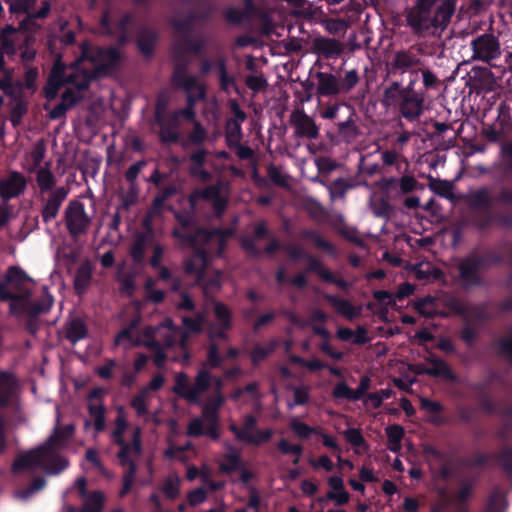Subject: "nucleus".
Listing matches in <instances>:
<instances>
[{"label": "nucleus", "mask_w": 512, "mask_h": 512, "mask_svg": "<svg viewBox=\"0 0 512 512\" xmlns=\"http://www.w3.org/2000/svg\"><path fill=\"white\" fill-rule=\"evenodd\" d=\"M171 235L181 247L191 248L192 253L184 260V272L195 276L198 282L205 277L211 257H221L232 231L227 228L207 229L196 227L192 232L172 229Z\"/></svg>", "instance_id": "f257e3e1"}, {"label": "nucleus", "mask_w": 512, "mask_h": 512, "mask_svg": "<svg viewBox=\"0 0 512 512\" xmlns=\"http://www.w3.org/2000/svg\"><path fill=\"white\" fill-rule=\"evenodd\" d=\"M74 431L73 424L57 425L44 443L19 454L14 459L11 466L12 473L18 474L35 469H41L49 475L62 473L68 468L69 461L60 454V451L73 437Z\"/></svg>", "instance_id": "f03ea898"}, {"label": "nucleus", "mask_w": 512, "mask_h": 512, "mask_svg": "<svg viewBox=\"0 0 512 512\" xmlns=\"http://www.w3.org/2000/svg\"><path fill=\"white\" fill-rule=\"evenodd\" d=\"M494 200L501 204L503 209H491L493 198L489 187L483 186L468 193L469 207L479 210L469 216V223L478 231H486L493 225L512 227V187L502 186Z\"/></svg>", "instance_id": "7ed1b4c3"}, {"label": "nucleus", "mask_w": 512, "mask_h": 512, "mask_svg": "<svg viewBox=\"0 0 512 512\" xmlns=\"http://www.w3.org/2000/svg\"><path fill=\"white\" fill-rule=\"evenodd\" d=\"M504 256L496 248L475 246L457 263L458 280L465 290L483 287L484 274L503 263Z\"/></svg>", "instance_id": "20e7f679"}, {"label": "nucleus", "mask_w": 512, "mask_h": 512, "mask_svg": "<svg viewBox=\"0 0 512 512\" xmlns=\"http://www.w3.org/2000/svg\"><path fill=\"white\" fill-rule=\"evenodd\" d=\"M439 0H416L406 12L407 25L416 33L431 29H445L456 10L457 0H442L433 13Z\"/></svg>", "instance_id": "39448f33"}, {"label": "nucleus", "mask_w": 512, "mask_h": 512, "mask_svg": "<svg viewBox=\"0 0 512 512\" xmlns=\"http://www.w3.org/2000/svg\"><path fill=\"white\" fill-rule=\"evenodd\" d=\"M424 93L409 92L399 81H392L383 92V104L387 107H396L400 115L412 122L417 120L424 110Z\"/></svg>", "instance_id": "423d86ee"}, {"label": "nucleus", "mask_w": 512, "mask_h": 512, "mask_svg": "<svg viewBox=\"0 0 512 512\" xmlns=\"http://www.w3.org/2000/svg\"><path fill=\"white\" fill-rule=\"evenodd\" d=\"M91 221V217L87 214L83 202L75 199L68 203L64 212V222L72 238H78L86 234Z\"/></svg>", "instance_id": "0eeeda50"}, {"label": "nucleus", "mask_w": 512, "mask_h": 512, "mask_svg": "<svg viewBox=\"0 0 512 512\" xmlns=\"http://www.w3.org/2000/svg\"><path fill=\"white\" fill-rule=\"evenodd\" d=\"M484 172L500 182L512 180V140L500 143L497 159Z\"/></svg>", "instance_id": "6e6552de"}, {"label": "nucleus", "mask_w": 512, "mask_h": 512, "mask_svg": "<svg viewBox=\"0 0 512 512\" xmlns=\"http://www.w3.org/2000/svg\"><path fill=\"white\" fill-rule=\"evenodd\" d=\"M84 55L95 65V74L106 76L115 70L121 60L120 51L115 47H96L90 56Z\"/></svg>", "instance_id": "1a4fd4ad"}, {"label": "nucleus", "mask_w": 512, "mask_h": 512, "mask_svg": "<svg viewBox=\"0 0 512 512\" xmlns=\"http://www.w3.org/2000/svg\"><path fill=\"white\" fill-rule=\"evenodd\" d=\"M289 123L294 129L296 138L315 140L320 136V127L303 108L295 109L289 116Z\"/></svg>", "instance_id": "9d476101"}, {"label": "nucleus", "mask_w": 512, "mask_h": 512, "mask_svg": "<svg viewBox=\"0 0 512 512\" xmlns=\"http://www.w3.org/2000/svg\"><path fill=\"white\" fill-rule=\"evenodd\" d=\"M119 446V451L116 454L120 466L126 467L127 469L132 466L137 470V464L135 458L139 457L142 453V440H141V429L135 428L132 433L131 442H127L125 439L119 442H113Z\"/></svg>", "instance_id": "9b49d317"}, {"label": "nucleus", "mask_w": 512, "mask_h": 512, "mask_svg": "<svg viewBox=\"0 0 512 512\" xmlns=\"http://www.w3.org/2000/svg\"><path fill=\"white\" fill-rule=\"evenodd\" d=\"M174 66L171 76L172 84L183 91L194 90L199 87H205L198 82L196 76L189 74V61L186 56L179 58L174 52Z\"/></svg>", "instance_id": "f8f14e48"}, {"label": "nucleus", "mask_w": 512, "mask_h": 512, "mask_svg": "<svg viewBox=\"0 0 512 512\" xmlns=\"http://www.w3.org/2000/svg\"><path fill=\"white\" fill-rule=\"evenodd\" d=\"M474 58L490 62L501 55L500 42L492 33H484L471 42Z\"/></svg>", "instance_id": "ddd939ff"}, {"label": "nucleus", "mask_w": 512, "mask_h": 512, "mask_svg": "<svg viewBox=\"0 0 512 512\" xmlns=\"http://www.w3.org/2000/svg\"><path fill=\"white\" fill-rule=\"evenodd\" d=\"M200 199L198 189H195L187 198L189 208L172 210L173 217L177 223V226L173 229L192 232L196 227H200L197 223V204Z\"/></svg>", "instance_id": "4468645a"}, {"label": "nucleus", "mask_w": 512, "mask_h": 512, "mask_svg": "<svg viewBox=\"0 0 512 512\" xmlns=\"http://www.w3.org/2000/svg\"><path fill=\"white\" fill-rule=\"evenodd\" d=\"M423 65V61L413 47L394 52L392 60L388 64L390 74L405 73L417 69Z\"/></svg>", "instance_id": "2eb2a0df"}, {"label": "nucleus", "mask_w": 512, "mask_h": 512, "mask_svg": "<svg viewBox=\"0 0 512 512\" xmlns=\"http://www.w3.org/2000/svg\"><path fill=\"white\" fill-rule=\"evenodd\" d=\"M500 380V374L496 371H491L484 381L471 385V389L475 392L480 407L488 414L497 412V403L493 400L488 391L492 382Z\"/></svg>", "instance_id": "dca6fc26"}, {"label": "nucleus", "mask_w": 512, "mask_h": 512, "mask_svg": "<svg viewBox=\"0 0 512 512\" xmlns=\"http://www.w3.org/2000/svg\"><path fill=\"white\" fill-rule=\"evenodd\" d=\"M65 65L60 61H56L50 71L46 85L43 88L44 97L51 101L54 100L59 90L65 84H73V78L71 76H65Z\"/></svg>", "instance_id": "f3484780"}, {"label": "nucleus", "mask_w": 512, "mask_h": 512, "mask_svg": "<svg viewBox=\"0 0 512 512\" xmlns=\"http://www.w3.org/2000/svg\"><path fill=\"white\" fill-rule=\"evenodd\" d=\"M26 188L24 176L12 171L7 178L0 179V197L4 201L20 196Z\"/></svg>", "instance_id": "a211bd4d"}, {"label": "nucleus", "mask_w": 512, "mask_h": 512, "mask_svg": "<svg viewBox=\"0 0 512 512\" xmlns=\"http://www.w3.org/2000/svg\"><path fill=\"white\" fill-rule=\"evenodd\" d=\"M69 189L61 186L57 187L46 200L42 210L41 217L44 223H49L55 219L59 213L60 207L67 198Z\"/></svg>", "instance_id": "6ab92c4d"}, {"label": "nucleus", "mask_w": 512, "mask_h": 512, "mask_svg": "<svg viewBox=\"0 0 512 512\" xmlns=\"http://www.w3.org/2000/svg\"><path fill=\"white\" fill-rule=\"evenodd\" d=\"M31 296V291L15 293L7 289L4 284H0V301H10L9 313L11 315L19 316L22 313H26V302Z\"/></svg>", "instance_id": "aec40b11"}, {"label": "nucleus", "mask_w": 512, "mask_h": 512, "mask_svg": "<svg viewBox=\"0 0 512 512\" xmlns=\"http://www.w3.org/2000/svg\"><path fill=\"white\" fill-rule=\"evenodd\" d=\"M155 123L160 127L159 140L162 144H175L179 141L180 120L172 112L161 117V121H155Z\"/></svg>", "instance_id": "412c9836"}, {"label": "nucleus", "mask_w": 512, "mask_h": 512, "mask_svg": "<svg viewBox=\"0 0 512 512\" xmlns=\"http://www.w3.org/2000/svg\"><path fill=\"white\" fill-rule=\"evenodd\" d=\"M315 77L317 79L316 95L319 98L336 96L341 93L340 79L336 75L318 71Z\"/></svg>", "instance_id": "4be33fe9"}, {"label": "nucleus", "mask_w": 512, "mask_h": 512, "mask_svg": "<svg viewBox=\"0 0 512 512\" xmlns=\"http://www.w3.org/2000/svg\"><path fill=\"white\" fill-rule=\"evenodd\" d=\"M186 93V107L173 111L176 118H184L187 121H193L195 119V106L199 101L206 98V88L199 87L194 90L184 91Z\"/></svg>", "instance_id": "5701e85b"}, {"label": "nucleus", "mask_w": 512, "mask_h": 512, "mask_svg": "<svg viewBox=\"0 0 512 512\" xmlns=\"http://www.w3.org/2000/svg\"><path fill=\"white\" fill-rule=\"evenodd\" d=\"M33 280L29 277V275L19 266H10L4 279L0 281V284H4L7 289L9 286L16 290L17 293H24L25 291H31L29 288L25 286L27 282H32Z\"/></svg>", "instance_id": "b1692460"}, {"label": "nucleus", "mask_w": 512, "mask_h": 512, "mask_svg": "<svg viewBox=\"0 0 512 512\" xmlns=\"http://www.w3.org/2000/svg\"><path fill=\"white\" fill-rule=\"evenodd\" d=\"M181 38L175 43L173 52L183 58L188 53L199 54L204 50L205 42L201 37H194L192 33L179 34Z\"/></svg>", "instance_id": "393cba45"}, {"label": "nucleus", "mask_w": 512, "mask_h": 512, "mask_svg": "<svg viewBox=\"0 0 512 512\" xmlns=\"http://www.w3.org/2000/svg\"><path fill=\"white\" fill-rule=\"evenodd\" d=\"M315 52L325 59L336 58L342 54L344 48L342 43L335 38L319 37L314 39Z\"/></svg>", "instance_id": "a878e982"}, {"label": "nucleus", "mask_w": 512, "mask_h": 512, "mask_svg": "<svg viewBox=\"0 0 512 512\" xmlns=\"http://www.w3.org/2000/svg\"><path fill=\"white\" fill-rule=\"evenodd\" d=\"M216 383L217 390L215 394L206 401L202 408V417L206 422L219 421L218 412L225 401V398L220 391V387L222 385L221 380L217 379Z\"/></svg>", "instance_id": "bb28decb"}, {"label": "nucleus", "mask_w": 512, "mask_h": 512, "mask_svg": "<svg viewBox=\"0 0 512 512\" xmlns=\"http://www.w3.org/2000/svg\"><path fill=\"white\" fill-rule=\"evenodd\" d=\"M207 427L203 426L200 418H194L187 426V435L190 437L209 436L212 440L217 441L220 438L219 421L207 422Z\"/></svg>", "instance_id": "cd10ccee"}, {"label": "nucleus", "mask_w": 512, "mask_h": 512, "mask_svg": "<svg viewBox=\"0 0 512 512\" xmlns=\"http://www.w3.org/2000/svg\"><path fill=\"white\" fill-rule=\"evenodd\" d=\"M426 361L431 364V367L424 370L425 374L435 378L441 377L450 382H455L457 380L456 374L443 359L436 356H430Z\"/></svg>", "instance_id": "c85d7f7f"}, {"label": "nucleus", "mask_w": 512, "mask_h": 512, "mask_svg": "<svg viewBox=\"0 0 512 512\" xmlns=\"http://www.w3.org/2000/svg\"><path fill=\"white\" fill-rule=\"evenodd\" d=\"M17 379L13 373L0 371V409L6 408L14 395Z\"/></svg>", "instance_id": "c756f323"}, {"label": "nucleus", "mask_w": 512, "mask_h": 512, "mask_svg": "<svg viewBox=\"0 0 512 512\" xmlns=\"http://www.w3.org/2000/svg\"><path fill=\"white\" fill-rule=\"evenodd\" d=\"M26 305V314L28 317L37 318L40 314L47 313L51 309L53 305V297L45 286L43 287L41 297L36 301L28 299Z\"/></svg>", "instance_id": "7c9ffc66"}, {"label": "nucleus", "mask_w": 512, "mask_h": 512, "mask_svg": "<svg viewBox=\"0 0 512 512\" xmlns=\"http://www.w3.org/2000/svg\"><path fill=\"white\" fill-rule=\"evenodd\" d=\"M324 299L331 304L339 314L348 320H353L360 315V309L356 308L349 300L342 299L332 294H325Z\"/></svg>", "instance_id": "2f4dec72"}, {"label": "nucleus", "mask_w": 512, "mask_h": 512, "mask_svg": "<svg viewBox=\"0 0 512 512\" xmlns=\"http://www.w3.org/2000/svg\"><path fill=\"white\" fill-rule=\"evenodd\" d=\"M343 106L349 109L350 114L346 120L336 123L337 133L345 141H351L359 133V129L355 121V110L349 104L344 103Z\"/></svg>", "instance_id": "473e14b6"}, {"label": "nucleus", "mask_w": 512, "mask_h": 512, "mask_svg": "<svg viewBox=\"0 0 512 512\" xmlns=\"http://www.w3.org/2000/svg\"><path fill=\"white\" fill-rule=\"evenodd\" d=\"M157 40L158 34L155 30L144 28L140 31L137 39V47L143 56L147 58L152 57Z\"/></svg>", "instance_id": "72a5a7b5"}, {"label": "nucleus", "mask_w": 512, "mask_h": 512, "mask_svg": "<svg viewBox=\"0 0 512 512\" xmlns=\"http://www.w3.org/2000/svg\"><path fill=\"white\" fill-rule=\"evenodd\" d=\"M301 238L311 241L316 248L322 249L328 255L335 256L337 249L334 244L326 240L318 231L312 229H304L300 233Z\"/></svg>", "instance_id": "f704fd0d"}, {"label": "nucleus", "mask_w": 512, "mask_h": 512, "mask_svg": "<svg viewBox=\"0 0 512 512\" xmlns=\"http://www.w3.org/2000/svg\"><path fill=\"white\" fill-rule=\"evenodd\" d=\"M212 375L206 369H201L196 377L194 385L190 388L189 397H191L192 403H196L199 400V395L206 392L211 384Z\"/></svg>", "instance_id": "c9c22d12"}, {"label": "nucleus", "mask_w": 512, "mask_h": 512, "mask_svg": "<svg viewBox=\"0 0 512 512\" xmlns=\"http://www.w3.org/2000/svg\"><path fill=\"white\" fill-rule=\"evenodd\" d=\"M149 243L151 241L147 240L144 235L134 234L133 242L128 250L134 264L140 265L144 263L145 251Z\"/></svg>", "instance_id": "e433bc0d"}, {"label": "nucleus", "mask_w": 512, "mask_h": 512, "mask_svg": "<svg viewBox=\"0 0 512 512\" xmlns=\"http://www.w3.org/2000/svg\"><path fill=\"white\" fill-rule=\"evenodd\" d=\"M92 280V268L89 262L81 264L76 270L74 277V289L77 294H83L89 287Z\"/></svg>", "instance_id": "4c0bfd02"}, {"label": "nucleus", "mask_w": 512, "mask_h": 512, "mask_svg": "<svg viewBox=\"0 0 512 512\" xmlns=\"http://www.w3.org/2000/svg\"><path fill=\"white\" fill-rule=\"evenodd\" d=\"M196 21H198V11L194 9L189 11L183 19H172L171 26L178 35L189 34L192 33Z\"/></svg>", "instance_id": "58836bf2"}, {"label": "nucleus", "mask_w": 512, "mask_h": 512, "mask_svg": "<svg viewBox=\"0 0 512 512\" xmlns=\"http://www.w3.org/2000/svg\"><path fill=\"white\" fill-rule=\"evenodd\" d=\"M87 335L88 328L82 319L74 318L68 323L66 328V339L72 344L86 338Z\"/></svg>", "instance_id": "ea45409f"}, {"label": "nucleus", "mask_w": 512, "mask_h": 512, "mask_svg": "<svg viewBox=\"0 0 512 512\" xmlns=\"http://www.w3.org/2000/svg\"><path fill=\"white\" fill-rule=\"evenodd\" d=\"M386 435L388 441V449L391 452L397 453L401 449V441L404 437V428L399 424H393L386 428Z\"/></svg>", "instance_id": "a19ab883"}, {"label": "nucleus", "mask_w": 512, "mask_h": 512, "mask_svg": "<svg viewBox=\"0 0 512 512\" xmlns=\"http://www.w3.org/2000/svg\"><path fill=\"white\" fill-rule=\"evenodd\" d=\"M215 69L218 74L220 89L224 92H228L230 88L236 85V82L235 78L229 75L227 71L225 59H218L215 65Z\"/></svg>", "instance_id": "79ce46f5"}, {"label": "nucleus", "mask_w": 512, "mask_h": 512, "mask_svg": "<svg viewBox=\"0 0 512 512\" xmlns=\"http://www.w3.org/2000/svg\"><path fill=\"white\" fill-rule=\"evenodd\" d=\"M150 398L149 389L141 388L131 399L130 406L135 410L137 416L143 417L148 414L147 401Z\"/></svg>", "instance_id": "37998d69"}, {"label": "nucleus", "mask_w": 512, "mask_h": 512, "mask_svg": "<svg viewBox=\"0 0 512 512\" xmlns=\"http://www.w3.org/2000/svg\"><path fill=\"white\" fill-rule=\"evenodd\" d=\"M242 136L241 125L237 120L232 118L228 119L225 126V141L229 148L233 145L240 143Z\"/></svg>", "instance_id": "c03bdc74"}, {"label": "nucleus", "mask_w": 512, "mask_h": 512, "mask_svg": "<svg viewBox=\"0 0 512 512\" xmlns=\"http://www.w3.org/2000/svg\"><path fill=\"white\" fill-rule=\"evenodd\" d=\"M36 181L41 192H48L52 190L56 183V179L49 169V164L38 169L36 173Z\"/></svg>", "instance_id": "a18cd8bd"}, {"label": "nucleus", "mask_w": 512, "mask_h": 512, "mask_svg": "<svg viewBox=\"0 0 512 512\" xmlns=\"http://www.w3.org/2000/svg\"><path fill=\"white\" fill-rule=\"evenodd\" d=\"M339 225L336 226L337 232L346 240L349 242H352L358 246H363L364 241L359 236V231L357 228L347 225V223L344 221L343 217H340L339 219Z\"/></svg>", "instance_id": "49530a36"}, {"label": "nucleus", "mask_w": 512, "mask_h": 512, "mask_svg": "<svg viewBox=\"0 0 512 512\" xmlns=\"http://www.w3.org/2000/svg\"><path fill=\"white\" fill-rule=\"evenodd\" d=\"M289 426L293 433L301 439H308L312 434L320 433V427H311L296 418L290 420Z\"/></svg>", "instance_id": "de8ad7c7"}, {"label": "nucleus", "mask_w": 512, "mask_h": 512, "mask_svg": "<svg viewBox=\"0 0 512 512\" xmlns=\"http://www.w3.org/2000/svg\"><path fill=\"white\" fill-rule=\"evenodd\" d=\"M277 449L282 455H295L292 464H299L300 457L303 453V447L300 444H291L287 439L281 438L277 443Z\"/></svg>", "instance_id": "09e8293b"}, {"label": "nucleus", "mask_w": 512, "mask_h": 512, "mask_svg": "<svg viewBox=\"0 0 512 512\" xmlns=\"http://www.w3.org/2000/svg\"><path fill=\"white\" fill-rule=\"evenodd\" d=\"M191 385L188 382V376L184 372H180L175 376V384L172 388V391L178 395L179 397L186 399L187 401L192 403L190 394Z\"/></svg>", "instance_id": "8fccbe9b"}, {"label": "nucleus", "mask_w": 512, "mask_h": 512, "mask_svg": "<svg viewBox=\"0 0 512 512\" xmlns=\"http://www.w3.org/2000/svg\"><path fill=\"white\" fill-rule=\"evenodd\" d=\"M104 495L100 491H93L84 501L81 512H102Z\"/></svg>", "instance_id": "3c124183"}, {"label": "nucleus", "mask_w": 512, "mask_h": 512, "mask_svg": "<svg viewBox=\"0 0 512 512\" xmlns=\"http://www.w3.org/2000/svg\"><path fill=\"white\" fill-rule=\"evenodd\" d=\"M429 188L432 192L440 197L450 199L452 198L453 186L448 180L429 178Z\"/></svg>", "instance_id": "603ef678"}, {"label": "nucleus", "mask_w": 512, "mask_h": 512, "mask_svg": "<svg viewBox=\"0 0 512 512\" xmlns=\"http://www.w3.org/2000/svg\"><path fill=\"white\" fill-rule=\"evenodd\" d=\"M213 312L218 320V325H223L224 328H232V312L226 304L216 302L214 304Z\"/></svg>", "instance_id": "864d4df0"}, {"label": "nucleus", "mask_w": 512, "mask_h": 512, "mask_svg": "<svg viewBox=\"0 0 512 512\" xmlns=\"http://www.w3.org/2000/svg\"><path fill=\"white\" fill-rule=\"evenodd\" d=\"M243 466L242 459L237 452H232L224 455V462L219 466L220 471L225 474H230L234 471L241 469Z\"/></svg>", "instance_id": "5fc2aeb1"}, {"label": "nucleus", "mask_w": 512, "mask_h": 512, "mask_svg": "<svg viewBox=\"0 0 512 512\" xmlns=\"http://www.w3.org/2000/svg\"><path fill=\"white\" fill-rule=\"evenodd\" d=\"M305 260L307 261L305 272L315 273L324 281L330 270L326 268L318 258L311 254L305 255Z\"/></svg>", "instance_id": "6e6d98bb"}, {"label": "nucleus", "mask_w": 512, "mask_h": 512, "mask_svg": "<svg viewBox=\"0 0 512 512\" xmlns=\"http://www.w3.org/2000/svg\"><path fill=\"white\" fill-rule=\"evenodd\" d=\"M446 307L453 314L462 317L465 322H469V304H465L460 298L450 297L446 300Z\"/></svg>", "instance_id": "4d7b16f0"}, {"label": "nucleus", "mask_w": 512, "mask_h": 512, "mask_svg": "<svg viewBox=\"0 0 512 512\" xmlns=\"http://www.w3.org/2000/svg\"><path fill=\"white\" fill-rule=\"evenodd\" d=\"M276 349V342L271 341L269 346L263 347L256 345L250 352L251 362L254 366L264 361L269 355H271Z\"/></svg>", "instance_id": "13d9d810"}, {"label": "nucleus", "mask_w": 512, "mask_h": 512, "mask_svg": "<svg viewBox=\"0 0 512 512\" xmlns=\"http://www.w3.org/2000/svg\"><path fill=\"white\" fill-rule=\"evenodd\" d=\"M511 337H501L496 342L497 354L512 365V326L509 328Z\"/></svg>", "instance_id": "bf43d9fd"}, {"label": "nucleus", "mask_w": 512, "mask_h": 512, "mask_svg": "<svg viewBox=\"0 0 512 512\" xmlns=\"http://www.w3.org/2000/svg\"><path fill=\"white\" fill-rule=\"evenodd\" d=\"M345 440L355 448H368L367 441L365 440L362 432L358 428H348L343 431Z\"/></svg>", "instance_id": "052dcab7"}, {"label": "nucleus", "mask_w": 512, "mask_h": 512, "mask_svg": "<svg viewBox=\"0 0 512 512\" xmlns=\"http://www.w3.org/2000/svg\"><path fill=\"white\" fill-rule=\"evenodd\" d=\"M485 303L469 304V322L484 323L490 320Z\"/></svg>", "instance_id": "680f3d73"}, {"label": "nucleus", "mask_w": 512, "mask_h": 512, "mask_svg": "<svg viewBox=\"0 0 512 512\" xmlns=\"http://www.w3.org/2000/svg\"><path fill=\"white\" fill-rule=\"evenodd\" d=\"M353 187L346 179L338 178L334 180L329 186V194L330 198L334 200L335 198H344L347 191Z\"/></svg>", "instance_id": "e2e57ef3"}, {"label": "nucleus", "mask_w": 512, "mask_h": 512, "mask_svg": "<svg viewBox=\"0 0 512 512\" xmlns=\"http://www.w3.org/2000/svg\"><path fill=\"white\" fill-rule=\"evenodd\" d=\"M161 490L167 499L175 500L180 495V478L178 476L168 477Z\"/></svg>", "instance_id": "0e129e2a"}, {"label": "nucleus", "mask_w": 512, "mask_h": 512, "mask_svg": "<svg viewBox=\"0 0 512 512\" xmlns=\"http://www.w3.org/2000/svg\"><path fill=\"white\" fill-rule=\"evenodd\" d=\"M207 151L204 148L198 149L196 152L190 154L189 159L193 165L192 173L195 175L202 174L207 176L208 173L203 170L206 162Z\"/></svg>", "instance_id": "69168bd1"}, {"label": "nucleus", "mask_w": 512, "mask_h": 512, "mask_svg": "<svg viewBox=\"0 0 512 512\" xmlns=\"http://www.w3.org/2000/svg\"><path fill=\"white\" fill-rule=\"evenodd\" d=\"M475 480L467 479L461 482L455 493V499L459 504H466L474 491Z\"/></svg>", "instance_id": "338daca9"}, {"label": "nucleus", "mask_w": 512, "mask_h": 512, "mask_svg": "<svg viewBox=\"0 0 512 512\" xmlns=\"http://www.w3.org/2000/svg\"><path fill=\"white\" fill-rule=\"evenodd\" d=\"M170 98L167 93L161 92L157 95L155 102L154 119L155 121H161V117L167 116L171 112H168Z\"/></svg>", "instance_id": "774afa93"}]
</instances>
